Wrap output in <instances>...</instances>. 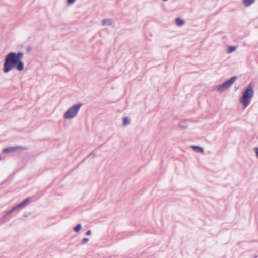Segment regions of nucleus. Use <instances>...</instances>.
Segmentation results:
<instances>
[{
    "label": "nucleus",
    "mask_w": 258,
    "mask_h": 258,
    "mask_svg": "<svg viewBox=\"0 0 258 258\" xmlns=\"http://www.w3.org/2000/svg\"><path fill=\"white\" fill-rule=\"evenodd\" d=\"M130 123V119L128 117H125L123 118V125L124 126L128 125Z\"/></svg>",
    "instance_id": "nucleus-12"
},
{
    "label": "nucleus",
    "mask_w": 258,
    "mask_h": 258,
    "mask_svg": "<svg viewBox=\"0 0 258 258\" xmlns=\"http://www.w3.org/2000/svg\"><path fill=\"white\" fill-rule=\"evenodd\" d=\"M235 50V47L234 46L229 47L227 50L228 53H231Z\"/></svg>",
    "instance_id": "nucleus-14"
},
{
    "label": "nucleus",
    "mask_w": 258,
    "mask_h": 258,
    "mask_svg": "<svg viewBox=\"0 0 258 258\" xmlns=\"http://www.w3.org/2000/svg\"><path fill=\"white\" fill-rule=\"evenodd\" d=\"M82 106V104L80 103L74 104L69 107L64 112L63 118L67 120H70L74 118L77 116Z\"/></svg>",
    "instance_id": "nucleus-3"
},
{
    "label": "nucleus",
    "mask_w": 258,
    "mask_h": 258,
    "mask_svg": "<svg viewBox=\"0 0 258 258\" xmlns=\"http://www.w3.org/2000/svg\"><path fill=\"white\" fill-rule=\"evenodd\" d=\"M30 199L29 198H26L25 200H24L22 202L20 203L19 204L15 205L13 207H12L10 210H9L10 213L11 214L14 211L18 209L21 208L25 206H26L28 202L29 201Z\"/></svg>",
    "instance_id": "nucleus-6"
},
{
    "label": "nucleus",
    "mask_w": 258,
    "mask_h": 258,
    "mask_svg": "<svg viewBox=\"0 0 258 258\" xmlns=\"http://www.w3.org/2000/svg\"><path fill=\"white\" fill-rule=\"evenodd\" d=\"M254 85L250 83L244 90L240 102L243 104L244 108L247 107L254 95Z\"/></svg>",
    "instance_id": "nucleus-2"
},
{
    "label": "nucleus",
    "mask_w": 258,
    "mask_h": 258,
    "mask_svg": "<svg viewBox=\"0 0 258 258\" xmlns=\"http://www.w3.org/2000/svg\"><path fill=\"white\" fill-rule=\"evenodd\" d=\"M27 148L24 146H10L5 148L3 149L4 153H12L15 152L18 150H27Z\"/></svg>",
    "instance_id": "nucleus-5"
},
{
    "label": "nucleus",
    "mask_w": 258,
    "mask_h": 258,
    "mask_svg": "<svg viewBox=\"0 0 258 258\" xmlns=\"http://www.w3.org/2000/svg\"><path fill=\"white\" fill-rule=\"evenodd\" d=\"M10 211L9 210H8V211H6L4 212V214L3 216V218H5L7 216H8V215L10 214Z\"/></svg>",
    "instance_id": "nucleus-17"
},
{
    "label": "nucleus",
    "mask_w": 258,
    "mask_h": 258,
    "mask_svg": "<svg viewBox=\"0 0 258 258\" xmlns=\"http://www.w3.org/2000/svg\"><path fill=\"white\" fill-rule=\"evenodd\" d=\"M112 24V20L111 19H104L102 21V25L103 26H110Z\"/></svg>",
    "instance_id": "nucleus-7"
},
{
    "label": "nucleus",
    "mask_w": 258,
    "mask_h": 258,
    "mask_svg": "<svg viewBox=\"0 0 258 258\" xmlns=\"http://www.w3.org/2000/svg\"><path fill=\"white\" fill-rule=\"evenodd\" d=\"M253 150L256 154L257 158H258V147H254Z\"/></svg>",
    "instance_id": "nucleus-19"
},
{
    "label": "nucleus",
    "mask_w": 258,
    "mask_h": 258,
    "mask_svg": "<svg viewBox=\"0 0 258 258\" xmlns=\"http://www.w3.org/2000/svg\"><path fill=\"white\" fill-rule=\"evenodd\" d=\"M23 57L22 52H11L8 54L5 59L3 71L7 73L15 67L17 70L21 71L24 69V63L21 60Z\"/></svg>",
    "instance_id": "nucleus-1"
},
{
    "label": "nucleus",
    "mask_w": 258,
    "mask_h": 258,
    "mask_svg": "<svg viewBox=\"0 0 258 258\" xmlns=\"http://www.w3.org/2000/svg\"><path fill=\"white\" fill-rule=\"evenodd\" d=\"M89 157H90L91 158H94L96 157V154L94 152H92L89 155Z\"/></svg>",
    "instance_id": "nucleus-18"
},
{
    "label": "nucleus",
    "mask_w": 258,
    "mask_h": 258,
    "mask_svg": "<svg viewBox=\"0 0 258 258\" xmlns=\"http://www.w3.org/2000/svg\"><path fill=\"white\" fill-rule=\"evenodd\" d=\"M175 23L178 26H181L184 25V21L180 18H177L175 19Z\"/></svg>",
    "instance_id": "nucleus-9"
},
{
    "label": "nucleus",
    "mask_w": 258,
    "mask_h": 258,
    "mask_svg": "<svg viewBox=\"0 0 258 258\" xmlns=\"http://www.w3.org/2000/svg\"><path fill=\"white\" fill-rule=\"evenodd\" d=\"M76 0H67V3L68 5H71L74 3Z\"/></svg>",
    "instance_id": "nucleus-16"
},
{
    "label": "nucleus",
    "mask_w": 258,
    "mask_h": 258,
    "mask_svg": "<svg viewBox=\"0 0 258 258\" xmlns=\"http://www.w3.org/2000/svg\"><path fill=\"white\" fill-rule=\"evenodd\" d=\"M89 241V239L88 238H84L81 241L82 244H84L87 243Z\"/></svg>",
    "instance_id": "nucleus-15"
},
{
    "label": "nucleus",
    "mask_w": 258,
    "mask_h": 258,
    "mask_svg": "<svg viewBox=\"0 0 258 258\" xmlns=\"http://www.w3.org/2000/svg\"><path fill=\"white\" fill-rule=\"evenodd\" d=\"M91 234V231L90 230H88L86 233V235H87V236H89Z\"/></svg>",
    "instance_id": "nucleus-20"
},
{
    "label": "nucleus",
    "mask_w": 258,
    "mask_h": 258,
    "mask_svg": "<svg viewBox=\"0 0 258 258\" xmlns=\"http://www.w3.org/2000/svg\"><path fill=\"white\" fill-rule=\"evenodd\" d=\"M178 126L181 129H185L187 127L188 125L186 122L182 121L179 123Z\"/></svg>",
    "instance_id": "nucleus-11"
},
{
    "label": "nucleus",
    "mask_w": 258,
    "mask_h": 258,
    "mask_svg": "<svg viewBox=\"0 0 258 258\" xmlns=\"http://www.w3.org/2000/svg\"><path fill=\"white\" fill-rule=\"evenodd\" d=\"M163 1H164V2H166V1H168V0H162Z\"/></svg>",
    "instance_id": "nucleus-21"
},
{
    "label": "nucleus",
    "mask_w": 258,
    "mask_h": 258,
    "mask_svg": "<svg viewBox=\"0 0 258 258\" xmlns=\"http://www.w3.org/2000/svg\"><path fill=\"white\" fill-rule=\"evenodd\" d=\"M236 79H237L236 76L232 77L230 79L224 82L221 85L218 86L217 87L216 90L219 92H223L224 90L229 88L231 86V85L236 81Z\"/></svg>",
    "instance_id": "nucleus-4"
},
{
    "label": "nucleus",
    "mask_w": 258,
    "mask_h": 258,
    "mask_svg": "<svg viewBox=\"0 0 258 258\" xmlns=\"http://www.w3.org/2000/svg\"><path fill=\"white\" fill-rule=\"evenodd\" d=\"M191 148L194 150L198 153H202L204 151L203 148L198 146H192Z\"/></svg>",
    "instance_id": "nucleus-10"
},
{
    "label": "nucleus",
    "mask_w": 258,
    "mask_h": 258,
    "mask_svg": "<svg viewBox=\"0 0 258 258\" xmlns=\"http://www.w3.org/2000/svg\"><path fill=\"white\" fill-rule=\"evenodd\" d=\"M82 228V225L80 224H77L74 228V230L76 232H79Z\"/></svg>",
    "instance_id": "nucleus-13"
},
{
    "label": "nucleus",
    "mask_w": 258,
    "mask_h": 258,
    "mask_svg": "<svg viewBox=\"0 0 258 258\" xmlns=\"http://www.w3.org/2000/svg\"><path fill=\"white\" fill-rule=\"evenodd\" d=\"M254 2L255 0H243V4L245 7H248L254 3Z\"/></svg>",
    "instance_id": "nucleus-8"
}]
</instances>
